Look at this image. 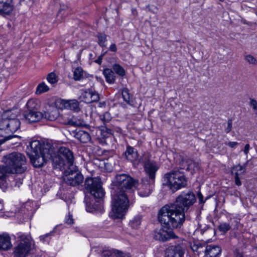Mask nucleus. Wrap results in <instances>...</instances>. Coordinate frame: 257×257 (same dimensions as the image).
I'll return each instance as SVG.
<instances>
[{
	"instance_id": "nucleus-56",
	"label": "nucleus",
	"mask_w": 257,
	"mask_h": 257,
	"mask_svg": "<svg viewBox=\"0 0 257 257\" xmlns=\"http://www.w3.org/2000/svg\"><path fill=\"white\" fill-rule=\"evenodd\" d=\"M106 106V103L104 101L100 102L98 103V106L100 108L105 107Z\"/></svg>"
},
{
	"instance_id": "nucleus-35",
	"label": "nucleus",
	"mask_w": 257,
	"mask_h": 257,
	"mask_svg": "<svg viewBox=\"0 0 257 257\" xmlns=\"http://www.w3.org/2000/svg\"><path fill=\"white\" fill-rule=\"evenodd\" d=\"M83 71L81 67L76 68L73 73L74 79L75 80H80L83 77Z\"/></svg>"
},
{
	"instance_id": "nucleus-36",
	"label": "nucleus",
	"mask_w": 257,
	"mask_h": 257,
	"mask_svg": "<svg viewBox=\"0 0 257 257\" xmlns=\"http://www.w3.org/2000/svg\"><path fill=\"white\" fill-rule=\"evenodd\" d=\"M48 81L51 84H55L58 81L57 77L55 73L51 72L49 73L47 77Z\"/></svg>"
},
{
	"instance_id": "nucleus-40",
	"label": "nucleus",
	"mask_w": 257,
	"mask_h": 257,
	"mask_svg": "<svg viewBox=\"0 0 257 257\" xmlns=\"http://www.w3.org/2000/svg\"><path fill=\"white\" fill-rule=\"evenodd\" d=\"M218 229L220 231L225 233L230 229V226L228 223H222L219 225Z\"/></svg>"
},
{
	"instance_id": "nucleus-51",
	"label": "nucleus",
	"mask_w": 257,
	"mask_h": 257,
	"mask_svg": "<svg viewBox=\"0 0 257 257\" xmlns=\"http://www.w3.org/2000/svg\"><path fill=\"white\" fill-rule=\"evenodd\" d=\"M249 149H250V145L248 144H246L244 147V150H243V152L245 155H247V154L249 152Z\"/></svg>"
},
{
	"instance_id": "nucleus-45",
	"label": "nucleus",
	"mask_w": 257,
	"mask_h": 257,
	"mask_svg": "<svg viewBox=\"0 0 257 257\" xmlns=\"http://www.w3.org/2000/svg\"><path fill=\"white\" fill-rule=\"evenodd\" d=\"M65 222L66 223L68 224H72L73 223V219L72 215L70 214V213L68 214V215H67L65 219Z\"/></svg>"
},
{
	"instance_id": "nucleus-18",
	"label": "nucleus",
	"mask_w": 257,
	"mask_h": 257,
	"mask_svg": "<svg viewBox=\"0 0 257 257\" xmlns=\"http://www.w3.org/2000/svg\"><path fill=\"white\" fill-rule=\"evenodd\" d=\"M185 251L180 245L171 246L165 251V257H184Z\"/></svg>"
},
{
	"instance_id": "nucleus-4",
	"label": "nucleus",
	"mask_w": 257,
	"mask_h": 257,
	"mask_svg": "<svg viewBox=\"0 0 257 257\" xmlns=\"http://www.w3.org/2000/svg\"><path fill=\"white\" fill-rule=\"evenodd\" d=\"M111 193L112 211L110 215L114 219L122 218L130 205L128 192L113 190Z\"/></svg>"
},
{
	"instance_id": "nucleus-59",
	"label": "nucleus",
	"mask_w": 257,
	"mask_h": 257,
	"mask_svg": "<svg viewBox=\"0 0 257 257\" xmlns=\"http://www.w3.org/2000/svg\"><path fill=\"white\" fill-rule=\"evenodd\" d=\"M191 164H189L188 166L187 167L186 169L187 170H190V169H191Z\"/></svg>"
},
{
	"instance_id": "nucleus-58",
	"label": "nucleus",
	"mask_w": 257,
	"mask_h": 257,
	"mask_svg": "<svg viewBox=\"0 0 257 257\" xmlns=\"http://www.w3.org/2000/svg\"><path fill=\"white\" fill-rule=\"evenodd\" d=\"M3 204L1 201H0V210H3Z\"/></svg>"
},
{
	"instance_id": "nucleus-28",
	"label": "nucleus",
	"mask_w": 257,
	"mask_h": 257,
	"mask_svg": "<svg viewBox=\"0 0 257 257\" xmlns=\"http://www.w3.org/2000/svg\"><path fill=\"white\" fill-rule=\"evenodd\" d=\"M103 74L105 77L106 81L109 84H113L114 83L115 80V76L113 71L108 68H106L103 70Z\"/></svg>"
},
{
	"instance_id": "nucleus-38",
	"label": "nucleus",
	"mask_w": 257,
	"mask_h": 257,
	"mask_svg": "<svg viewBox=\"0 0 257 257\" xmlns=\"http://www.w3.org/2000/svg\"><path fill=\"white\" fill-rule=\"evenodd\" d=\"M245 61L249 64L253 65H257V60L251 55H247L244 58Z\"/></svg>"
},
{
	"instance_id": "nucleus-44",
	"label": "nucleus",
	"mask_w": 257,
	"mask_h": 257,
	"mask_svg": "<svg viewBox=\"0 0 257 257\" xmlns=\"http://www.w3.org/2000/svg\"><path fill=\"white\" fill-rule=\"evenodd\" d=\"M249 104L250 107L252 108L255 113L257 114V101L254 99L250 98Z\"/></svg>"
},
{
	"instance_id": "nucleus-26",
	"label": "nucleus",
	"mask_w": 257,
	"mask_h": 257,
	"mask_svg": "<svg viewBox=\"0 0 257 257\" xmlns=\"http://www.w3.org/2000/svg\"><path fill=\"white\" fill-rule=\"evenodd\" d=\"M124 155L128 160L132 162L137 160L138 158L137 151L131 146L127 147Z\"/></svg>"
},
{
	"instance_id": "nucleus-10",
	"label": "nucleus",
	"mask_w": 257,
	"mask_h": 257,
	"mask_svg": "<svg viewBox=\"0 0 257 257\" xmlns=\"http://www.w3.org/2000/svg\"><path fill=\"white\" fill-rule=\"evenodd\" d=\"M21 241L14 249V257H26L28 255L31 249V243L27 237L24 235L20 236Z\"/></svg>"
},
{
	"instance_id": "nucleus-52",
	"label": "nucleus",
	"mask_w": 257,
	"mask_h": 257,
	"mask_svg": "<svg viewBox=\"0 0 257 257\" xmlns=\"http://www.w3.org/2000/svg\"><path fill=\"white\" fill-rule=\"evenodd\" d=\"M109 50L115 52L117 51L116 46L114 44H112L109 47Z\"/></svg>"
},
{
	"instance_id": "nucleus-33",
	"label": "nucleus",
	"mask_w": 257,
	"mask_h": 257,
	"mask_svg": "<svg viewBox=\"0 0 257 257\" xmlns=\"http://www.w3.org/2000/svg\"><path fill=\"white\" fill-rule=\"evenodd\" d=\"M49 90V87L44 82H42L37 86L36 93L39 94H42L47 92Z\"/></svg>"
},
{
	"instance_id": "nucleus-11",
	"label": "nucleus",
	"mask_w": 257,
	"mask_h": 257,
	"mask_svg": "<svg viewBox=\"0 0 257 257\" xmlns=\"http://www.w3.org/2000/svg\"><path fill=\"white\" fill-rule=\"evenodd\" d=\"M21 122L18 118H5L0 121V129L7 133H14L20 127Z\"/></svg>"
},
{
	"instance_id": "nucleus-15",
	"label": "nucleus",
	"mask_w": 257,
	"mask_h": 257,
	"mask_svg": "<svg viewBox=\"0 0 257 257\" xmlns=\"http://www.w3.org/2000/svg\"><path fill=\"white\" fill-rule=\"evenodd\" d=\"M165 229L164 228H160L156 229L154 232V238L156 240H158L162 241H166L171 238H175L176 236L175 235L174 232L167 228Z\"/></svg>"
},
{
	"instance_id": "nucleus-55",
	"label": "nucleus",
	"mask_w": 257,
	"mask_h": 257,
	"mask_svg": "<svg viewBox=\"0 0 257 257\" xmlns=\"http://www.w3.org/2000/svg\"><path fill=\"white\" fill-rule=\"evenodd\" d=\"M197 195H198V197L199 202L200 203H204V201L203 200V196L202 194L201 193H198Z\"/></svg>"
},
{
	"instance_id": "nucleus-24",
	"label": "nucleus",
	"mask_w": 257,
	"mask_h": 257,
	"mask_svg": "<svg viewBox=\"0 0 257 257\" xmlns=\"http://www.w3.org/2000/svg\"><path fill=\"white\" fill-rule=\"evenodd\" d=\"M101 257H131V255L128 253L111 249L104 251L101 254Z\"/></svg>"
},
{
	"instance_id": "nucleus-21",
	"label": "nucleus",
	"mask_w": 257,
	"mask_h": 257,
	"mask_svg": "<svg viewBox=\"0 0 257 257\" xmlns=\"http://www.w3.org/2000/svg\"><path fill=\"white\" fill-rule=\"evenodd\" d=\"M245 172V167L239 165L234 166L231 170V174L234 176L235 183L237 186H240L241 182L240 176L242 175Z\"/></svg>"
},
{
	"instance_id": "nucleus-39",
	"label": "nucleus",
	"mask_w": 257,
	"mask_h": 257,
	"mask_svg": "<svg viewBox=\"0 0 257 257\" xmlns=\"http://www.w3.org/2000/svg\"><path fill=\"white\" fill-rule=\"evenodd\" d=\"M98 43L101 47H105V42L106 41V36L105 34H99L98 35Z\"/></svg>"
},
{
	"instance_id": "nucleus-27",
	"label": "nucleus",
	"mask_w": 257,
	"mask_h": 257,
	"mask_svg": "<svg viewBox=\"0 0 257 257\" xmlns=\"http://www.w3.org/2000/svg\"><path fill=\"white\" fill-rule=\"evenodd\" d=\"M67 123L69 124L70 125L74 126H85L86 127L88 125L86 123V122L81 118L72 116L71 119L67 121Z\"/></svg>"
},
{
	"instance_id": "nucleus-54",
	"label": "nucleus",
	"mask_w": 257,
	"mask_h": 257,
	"mask_svg": "<svg viewBox=\"0 0 257 257\" xmlns=\"http://www.w3.org/2000/svg\"><path fill=\"white\" fill-rule=\"evenodd\" d=\"M234 253L236 257H243L242 253L238 249H235Z\"/></svg>"
},
{
	"instance_id": "nucleus-23",
	"label": "nucleus",
	"mask_w": 257,
	"mask_h": 257,
	"mask_svg": "<svg viewBox=\"0 0 257 257\" xmlns=\"http://www.w3.org/2000/svg\"><path fill=\"white\" fill-rule=\"evenodd\" d=\"M74 137L82 143H87L91 140L89 134L83 130H76L74 132Z\"/></svg>"
},
{
	"instance_id": "nucleus-5",
	"label": "nucleus",
	"mask_w": 257,
	"mask_h": 257,
	"mask_svg": "<svg viewBox=\"0 0 257 257\" xmlns=\"http://www.w3.org/2000/svg\"><path fill=\"white\" fill-rule=\"evenodd\" d=\"M3 162L6 164L9 173H24L26 170V158L24 155L13 152L3 157Z\"/></svg>"
},
{
	"instance_id": "nucleus-53",
	"label": "nucleus",
	"mask_w": 257,
	"mask_h": 257,
	"mask_svg": "<svg viewBox=\"0 0 257 257\" xmlns=\"http://www.w3.org/2000/svg\"><path fill=\"white\" fill-rule=\"evenodd\" d=\"M50 235V233H47L45 235H42L40 237V240H42L43 242H44L46 241V238L49 237Z\"/></svg>"
},
{
	"instance_id": "nucleus-29",
	"label": "nucleus",
	"mask_w": 257,
	"mask_h": 257,
	"mask_svg": "<svg viewBox=\"0 0 257 257\" xmlns=\"http://www.w3.org/2000/svg\"><path fill=\"white\" fill-rule=\"evenodd\" d=\"M27 107L28 111L38 110L40 107V101L36 99H30L27 103Z\"/></svg>"
},
{
	"instance_id": "nucleus-22",
	"label": "nucleus",
	"mask_w": 257,
	"mask_h": 257,
	"mask_svg": "<svg viewBox=\"0 0 257 257\" xmlns=\"http://www.w3.org/2000/svg\"><path fill=\"white\" fill-rule=\"evenodd\" d=\"M221 252L220 247L214 245H207L205 250L206 257H219Z\"/></svg>"
},
{
	"instance_id": "nucleus-42",
	"label": "nucleus",
	"mask_w": 257,
	"mask_h": 257,
	"mask_svg": "<svg viewBox=\"0 0 257 257\" xmlns=\"http://www.w3.org/2000/svg\"><path fill=\"white\" fill-rule=\"evenodd\" d=\"M100 119L105 123L109 122L111 119L110 114L108 112H105L102 115H101Z\"/></svg>"
},
{
	"instance_id": "nucleus-6",
	"label": "nucleus",
	"mask_w": 257,
	"mask_h": 257,
	"mask_svg": "<svg viewBox=\"0 0 257 257\" xmlns=\"http://www.w3.org/2000/svg\"><path fill=\"white\" fill-rule=\"evenodd\" d=\"M53 165L56 169H65L73 166L74 156L72 152L67 147L62 146L58 150L57 155H53L51 158Z\"/></svg>"
},
{
	"instance_id": "nucleus-34",
	"label": "nucleus",
	"mask_w": 257,
	"mask_h": 257,
	"mask_svg": "<svg viewBox=\"0 0 257 257\" xmlns=\"http://www.w3.org/2000/svg\"><path fill=\"white\" fill-rule=\"evenodd\" d=\"M112 68L115 72L120 76H124L125 75L124 69L119 64H115L113 65Z\"/></svg>"
},
{
	"instance_id": "nucleus-3",
	"label": "nucleus",
	"mask_w": 257,
	"mask_h": 257,
	"mask_svg": "<svg viewBox=\"0 0 257 257\" xmlns=\"http://www.w3.org/2000/svg\"><path fill=\"white\" fill-rule=\"evenodd\" d=\"M29 147L28 154L35 167L43 166L52 157L53 150L48 143L45 144L39 140H34L30 142Z\"/></svg>"
},
{
	"instance_id": "nucleus-57",
	"label": "nucleus",
	"mask_w": 257,
	"mask_h": 257,
	"mask_svg": "<svg viewBox=\"0 0 257 257\" xmlns=\"http://www.w3.org/2000/svg\"><path fill=\"white\" fill-rule=\"evenodd\" d=\"M132 14L135 16H136L138 15V13H137L136 9H132Z\"/></svg>"
},
{
	"instance_id": "nucleus-20",
	"label": "nucleus",
	"mask_w": 257,
	"mask_h": 257,
	"mask_svg": "<svg viewBox=\"0 0 257 257\" xmlns=\"http://www.w3.org/2000/svg\"><path fill=\"white\" fill-rule=\"evenodd\" d=\"M43 113L38 110L29 111L25 114L26 121L28 123L37 122L43 118Z\"/></svg>"
},
{
	"instance_id": "nucleus-32",
	"label": "nucleus",
	"mask_w": 257,
	"mask_h": 257,
	"mask_svg": "<svg viewBox=\"0 0 257 257\" xmlns=\"http://www.w3.org/2000/svg\"><path fill=\"white\" fill-rule=\"evenodd\" d=\"M141 223V217L140 216H135L131 221L130 224L131 227L135 229L139 227Z\"/></svg>"
},
{
	"instance_id": "nucleus-41",
	"label": "nucleus",
	"mask_w": 257,
	"mask_h": 257,
	"mask_svg": "<svg viewBox=\"0 0 257 257\" xmlns=\"http://www.w3.org/2000/svg\"><path fill=\"white\" fill-rule=\"evenodd\" d=\"M7 173H9L7 167L0 166V180H3L6 178Z\"/></svg>"
},
{
	"instance_id": "nucleus-13",
	"label": "nucleus",
	"mask_w": 257,
	"mask_h": 257,
	"mask_svg": "<svg viewBox=\"0 0 257 257\" xmlns=\"http://www.w3.org/2000/svg\"><path fill=\"white\" fill-rule=\"evenodd\" d=\"M83 180V175L78 171H70L64 177V181L68 185L77 186L81 184Z\"/></svg>"
},
{
	"instance_id": "nucleus-49",
	"label": "nucleus",
	"mask_w": 257,
	"mask_h": 257,
	"mask_svg": "<svg viewBox=\"0 0 257 257\" xmlns=\"http://www.w3.org/2000/svg\"><path fill=\"white\" fill-rule=\"evenodd\" d=\"M23 178H17L15 179V186L20 187V185L23 183Z\"/></svg>"
},
{
	"instance_id": "nucleus-2",
	"label": "nucleus",
	"mask_w": 257,
	"mask_h": 257,
	"mask_svg": "<svg viewBox=\"0 0 257 257\" xmlns=\"http://www.w3.org/2000/svg\"><path fill=\"white\" fill-rule=\"evenodd\" d=\"M158 218L165 228L180 227L185 220V211L174 203L166 205L160 210Z\"/></svg>"
},
{
	"instance_id": "nucleus-37",
	"label": "nucleus",
	"mask_w": 257,
	"mask_h": 257,
	"mask_svg": "<svg viewBox=\"0 0 257 257\" xmlns=\"http://www.w3.org/2000/svg\"><path fill=\"white\" fill-rule=\"evenodd\" d=\"M68 15V8L67 6H63L58 13L57 17H65Z\"/></svg>"
},
{
	"instance_id": "nucleus-19",
	"label": "nucleus",
	"mask_w": 257,
	"mask_h": 257,
	"mask_svg": "<svg viewBox=\"0 0 257 257\" xmlns=\"http://www.w3.org/2000/svg\"><path fill=\"white\" fill-rule=\"evenodd\" d=\"M14 9L13 0H0V14L9 15Z\"/></svg>"
},
{
	"instance_id": "nucleus-16",
	"label": "nucleus",
	"mask_w": 257,
	"mask_h": 257,
	"mask_svg": "<svg viewBox=\"0 0 257 257\" xmlns=\"http://www.w3.org/2000/svg\"><path fill=\"white\" fill-rule=\"evenodd\" d=\"M80 93V100L87 103L97 101L99 99L98 93L92 89L81 90Z\"/></svg>"
},
{
	"instance_id": "nucleus-25",
	"label": "nucleus",
	"mask_w": 257,
	"mask_h": 257,
	"mask_svg": "<svg viewBox=\"0 0 257 257\" xmlns=\"http://www.w3.org/2000/svg\"><path fill=\"white\" fill-rule=\"evenodd\" d=\"M45 119L53 121L56 119L59 115L58 110L54 107H50V108L43 113Z\"/></svg>"
},
{
	"instance_id": "nucleus-7",
	"label": "nucleus",
	"mask_w": 257,
	"mask_h": 257,
	"mask_svg": "<svg viewBox=\"0 0 257 257\" xmlns=\"http://www.w3.org/2000/svg\"><path fill=\"white\" fill-rule=\"evenodd\" d=\"M167 180V185L173 192L185 187L187 185V179L184 174L179 171H173L165 175Z\"/></svg>"
},
{
	"instance_id": "nucleus-48",
	"label": "nucleus",
	"mask_w": 257,
	"mask_h": 257,
	"mask_svg": "<svg viewBox=\"0 0 257 257\" xmlns=\"http://www.w3.org/2000/svg\"><path fill=\"white\" fill-rule=\"evenodd\" d=\"M15 137H16V136H15V135H14V136L10 135V136L5 137V138H4L3 139L0 140V145L4 144L6 141L9 140L11 139L12 138Z\"/></svg>"
},
{
	"instance_id": "nucleus-30",
	"label": "nucleus",
	"mask_w": 257,
	"mask_h": 257,
	"mask_svg": "<svg viewBox=\"0 0 257 257\" xmlns=\"http://www.w3.org/2000/svg\"><path fill=\"white\" fill-rule=\"evenodd\" d=\"M121 95L122 97L124 102H125L127 104L133 106L134 107H136V106L133 103V101L132 100V97L131 95V94L129 92V90L127 88H123L121 91Z\"/></svg>"
},
{
	"instance_id": "nucleus-31",
	"label": "nucleus",
	"mask_w": 257,
	"mask_h": 257,
	"mask_svg": "<svg viewBox=\"0 0 257 257\" xmlns=\"http://www.w3.org/2000/svg\"><path fill=\"white\" fill-rule=\"evenodd\" d=\"M65 106L67 108L74 111H77L79 109L78 102L76 100L67 101L65 103Z\"/></svg>"
},
{
	"instance_id": "nucleus-12",
	"label": "nucleus",
	"mask_w": 257,
	"mask_h": 257,
	"mask_svg": "<svg viewBox=\"0 0 257 257\" xmlns=\"http://www.w3.org/2000/svg\"><path fill=\"white\" fill-rule=\"evenodd\" d=\"M144 163L145 170L149 176L148 178L151 179L152 183L155 182L156 173L159 169L158 164L154 160L147 159L146 157Z\"/></svg>"
},
{
	"instance_id": "nucleus-46",
	"label": "nucleus",
	"mask_w": 257,
	"mask_h": 257,
	"mask_svg": "<svg viewBox=\"0 0 257 257\" xmlns=\"http://www.w3.org/2000/svg\"><path fill=\"white\" fill-rule=\"evenodd\" d=\"M225 145L231 148H236L237 146L238 145V143L236 142H229L228 143H226Z\"/></svg>"
},
{
	"instance_id": "nucleus-1",
	"label": "nucleus",
	"mask_w": 257,
	"mask_h": 257,
	"mask_svg": "<svg viewBox=\"0 0 257 257\" xmlns=\"http://www.w3.org/2000/svg\"><path fill=\"white\" fill-rule=\"evenodd\" d=\"M85 189L90 192L91 198L85 197L84 202L87 212L100 210L102 204V198L105 192L102 187V182L99 177H87L84 183Z\"/></svg>"
},
{
	"instance_id": "nucleus-17",
	"label": "nucleus",
	"mask_w": 257,
	"mask_h": 257,
	"mask_svg": "<svg viewBox=\"0 0 257 257\" xmlns=\"http://www.w3.org/2000/svg\"><path fill=\"white\" fill-rule=\"evenodd\" d=\"M12 246L10 234L7 232L0 233V251L9 250Z\"/></svg>"
},
{
	"instance_id": "nucleus-14",
	"label": "nucleus",
	"mask_w": 257,
	"mask_h": 257,
	"mask_svg": "<svg viewBox=\"0 0 257 257\" xmlns=\"http://www.w3.org/2000/svg\"><path fill=\"white\" fill-rule=\"evenodd\" d=\"M154 183H151V179L147 178L142 179V183H138L137 187L139 190V194L142 197L149 196L154 187Z\"/></svg>"
},
{
	"instance_id": "nucleus-43",
	"label": "nucleus",
	"mask_w": 257,
	"mask_h": 257,
	"mask_svg": "<svg viewBox=\"0 0 257 257\" xmlns=\"http://www.w3.org/2000/svg\"><path fill=\"white\" fill-rule=\"evenodd\" d=\"M72 115L69 114H64L61 116V122L65 125H69L67 121L71 119Z\"/></svg>"
},
{
	"instance_id": "nucleus-61",
	"label": "nucleus",
	"mask_w": 257,
	"mask_h": 257,
	"mask_svg": "<svg viewBox=\"0 0 257 257\" xmlns=\"http://www.w3.org/2000/svg\"><path fill=\"white\" fill-rule=\"evenodd\" d=\"M220 2H223L224 0H219Z\"/></svg>"
},
{
	"instance_id": "nucleus-9",
	"label": "nucleus",
	"mask_w": 257,
	"mask_h": 257,
	"mask_svg": "<svg viewBox=\"0 0 257 257\" xmlns=\"http://www.w3.org/2000/svg\"><path fill=\"white\" fill-rule=\"evenodd\" d=\"M195 201V194L193 192L189 191L187 193L182 192L176 198V202L174 204L178 205L179 208L183 209L184 211H186Z\"/></svg>"
},
{
	"instance_id": "nucleus-50",
	"label": "nucleus",
	"mask_w": 257,
	"mask_h": 257,
	"mask_svg": "<svg viewBox=\"0 0 257 257\" xmlns=\"http://www.w3.org/2000/svg\"><path fill=\"white\" fill-rule=\"evenodd\" d=\"M232 128V122L231 120H229L227 123V127L225 130L226 133H229Z\"/></svg>"
},
{
	"instance_id": "nucleus-8",
	"label": "nucleus",
	"mask_w": 257,
	"mask_h": 257,
	"mask_svg": "<svg viewBox=\"0 0 257 257\" xmlns=\"http://www.w3.org/2000/svg\"><path fill=\"white\" fill-rule=\"evenodd\" d=\"M113 190L129 193L131 189L136 188L138 182L126 174H118L115 177Z\"/></svg>"
},
{
	"instance_id": "nucleus-47",
	"label": "nucleus",
	"mask_w": 257,
	"mask_h": 257,
	"mask_svg": "<svg viewBox=\"0 0 257 257\" xmlns=\"http://www.w3.org/2000/svg\"><path fill=\"white\" fill-rule=\"evenodd\" d=\"M191 248L194 252H195L197 251L199 249L202 248V247L201 245L193 244L191 245Z\"/></svg>"
},
{
	"instance_id": "nucleus-60",
	"label": "nucleus",
	"mask_w": 257,
	"mask_h": 257,
	"mask_svg": "<svg viewBox=\"0 0 257 257\" xmlns=\"http://www.w3.org/2000/svg\"><path fill=\"white\" fill-rule=\"evenodd\" d=\"M254 11L255 14H256V15L257 16V9H256V10L254 9Z\"/></svg>"
}]
</instances>
